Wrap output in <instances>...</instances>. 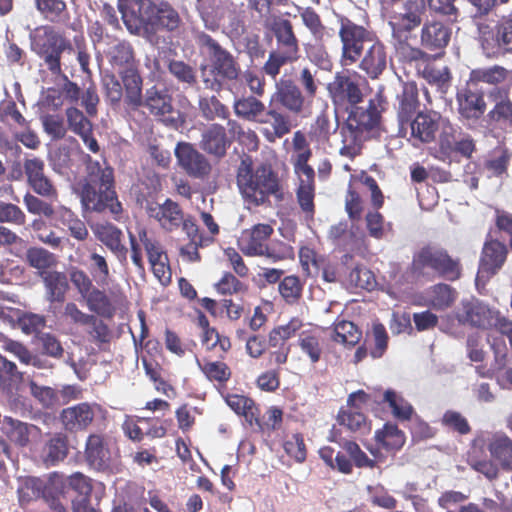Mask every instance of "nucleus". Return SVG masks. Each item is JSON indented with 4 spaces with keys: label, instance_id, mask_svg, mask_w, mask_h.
Listing matches in <instances>:
<instances>
[{
    "label": "nucleus",
    "instance_id": "26",
    "mask_svg": "<svg viewBox=\"0 0 512 512\" xmlns=\"http://www.w3.org/2000/svg\"><path fill=\"white\" fill-rule=\"evenodd\" d=\"M84 456L87 464L96 471H106L111 466V452L106 438L90 434L86 440Z\"/></svg>",
    "mask_w": 512,
    "mask_h": 512
},
{
    "label": "nucleus",
    "instance_id": "51",
    "mask_svg": "<svg viewBox=\"0 0 512 512\" xmlns=\"http://www.w3.org/2000/svg\"><path fill=\"white\" fill-rule=\"evenodd\" d=\"M225 400L236 414L244 416L250 423L253 420L257 421L259 409L251 398L244 395L228 394Z\"/></svg>",
    "mask_w": 512,
    "mask_h": 512
},
{
    "label": "nucleus",
    "instance_id": "61",
    "mask_svg": "<svg viewBox=\"0 0 512 512\" xmlns=\"http://www.w3.org/2000/svg\"><path fill=\"white\" fill-rule=\"evenodd\" d=\"M0 347L19 359L23 364H33L36 366V357L21 342L12 340L6 336L0 335Z\"/></svg>",
    "mask_w": 512,
    "mask_h": 512
},
{
    "label": "nucleus",
    "instance_id": "42",
    "mask_svg": "<svg viewBox=\"0 0 512 512\" xmlns=\"http://www.w3.org/2000/svg\"><path fill=\"white\" fill-rule=\"evenodd\" d=\"M261 124H270L272 131H266V136L269 141H274L276 138H282L291 130V122L287 115L284 113L270 108L259 120Z\"/></svg>",
    "mask_w": 512,
    "mask_h": 512
},
{
    "label": "nucleus",
    "instance_id": "7",
    "mask_svg": "<svg viewBox=\"0 0 512 512\" xmlns=\"http://www.w3.org/2000/svg\"><path fill=\"white\" fill-rule=\"evenodd\" d=\"M269 29L275 38V48L269 52L262 71L275 80L283 66L293 64L300 59V41L289 19L275 17Z\"/></svg>",
    "mask_w": 512,
    "mask_h": 512
},
{
    "label": "nucleus",
    "instance_id": "56",
    "mask_svg": "<svg viewBox=\"0 0 512 512\" xmlns=\"http://www.w3.org/2000/svg\"><path fill=\"white\" fill-rule=\"evenodd\" d=\"M278 291L285 303L293 305L302 297L303 283L298 276L288 275L279 282Z\"/></svg>",
    "mask_w": 512,
    "mask_h": 512
},
{
    "label": "nucleus",
    "instance_id": "9",
    "mask_svg": "<svg viewBox=\"0 0 512 512\" xmlns=\"http://www.w3.org/2000/svg\"><path fill=\"white\" fill-rule=\"evenodd\" d=\"M338 37L341 43L340 64L352 66L360 60L365 46L376 38L375 33L366 25L358 24L344 14H336Z\"/></svg>",
    "mask_w": 512,
    "mask_h": 512
},
{
    "label": "nucleus",
    "instance_id": "54",
    "mask_svg": "<svg viewBox=\"0 0 512 512\" xmlns=\"http://www.w3.org/2000/svg\"><path fill=\"white\" fill-rule=\"evenodd\" d=\"M337 422L351 432H363L367 428L366 416L360 411V408L350 406L341 408L337 415Z\"/></svg>",
    "mask_w": 512,
    "mask_h": 512
},
{
    "label": "nucleus",
    "instance_id": "36",
    "mask_svg": "<svg viewBox=\"0 0 512 512\" xmlns=\"http://www.w3.org/2000/svg\"><path fill=\"white\" fill-rule=\"evenodd\" d=\"M451 31L438 21L426 22L420 35L421 45L431 51L443 50L449 43Z\"/></svg>",
    "mask_w": 512,
    "mask_h": 512
},
{
    "label": "nucleus",
    "instance_id": "28",
    "mask_svg": "<svg viewBox=\"0 0 512 512\" xmlns=\"http://www.w3.org/2000/svg\"><path fill=\"white\" fill-rule=\"evenodd\" d=\"M368 49L362 54L359 62V68L364 71L371 79H377L387 67V50L385 45L374 39Z\"/></svg>",
    "mask_w": 512,
    "mask_h": 512
},
{
    "label": "nucleus",
    "instance_id": "34",
    "mask_svg": "<svg viewBox=\"0 0 512 512\" xmlns=\"http://www.w3.org/2000/svg\"><path fill=\"white\" fill-rule=\"evenodd\" d=\"M105 54L109 64L117 72L139 66L134 47L127 40H117L108 47Z\"/></svg>",
    "mask_w": 512,
    "mask_h": 512
},
{
    "label": "nucleus",
    "instance_id": "58",
    "mask_svg": "<svg viewBox=\"0 0 512 512\" xmlns=\"http://www.w3.org/2000/svg\"><path fill=\"white\" fill-rule=\"evenodd\" d=\"M383 402L390 407L393 416L401 421L410 420L413 414V407L393 390H387L383 394Z\"/></svg>",
    "mask_w": 512,
    "mask_h": 512
},
{
    "label": "nucleus",
    "instance_id": "31",
    "mask_svg": "<svg viewBox=\"0 0 512 512\" xmlns=\"http://www.w3.org/2000/svg\"><path fill=\"white\" fill-rule=\"evenodd\" d=\"M397 103V121L399 127H401L420 112L418 88L415 82L403 84L402 91L397 95Z\"/></svg>",
    "mask_w": 512,
    "mask_h": 512
},
{
    "label": "nucleus",
    "instance_id": "44",
    "mask_svg": "<svg viewBox=\"0 0 512 512\" xmlns=\"http://www.w3.org/2000/svg\"><path fill=\"white\" fill-rule=\"evenodd\" d=\"M299 184L296 190L298 204L305 213L314 214L315 174L297 175Z\"/></svg>",
    "mask_w": 512,
    "mask_h": 512
},
{
    "label": "nucleus",
    "instance_id": "52",
    "mask_svg": "<svg viewBox=\"0 0 512 512\" xmlns=\"http://www.w3.org/2000/svg\"><path fill=\"white\" fill-rule=\"evenodd\" d=\"M303 25L309 30L315 41H324L331 37L328 28L322 22L320 15L311 7L300 12Z\"/></svg>",
    "mask_w": 512,
    "mask_h": 512
},
{
    "label": "nucleus",
    "instance_id": "16",
    "mask_svg": "<svg viewBox=\"0 0 512 512\" xmlns=\"http://www.w3.org/2000/svg\"><path fill=\"white\" fill-rule=\"evenodd\" d=\"M275 88L271 101L280 104L292 114H302L312 102L304 95L300 86L285 75L276 82Z\"/></svg>",
    "mask_w": 512,
    "mask_h": 512
},
{
    "label": "nucleus",
    "instance_id": "45",
    "mask_svg": "<svg viewBox=\"0 0 512 512\" xmlns=\"http://www.w3.org/2000/svg\"><path fill=\"white\" fill-rule=\"evenodd\" d=\"M36 10L44 19L60 23L69 19L67 4L64 0H33Z\"/></svg>",
    "mask_w": 512,
    "mask_h": 512
},
{
    "label": "nucleus",
    "instance_id": "29",
    "mask_svg": "<svg viewBox=\"0 0 512 512\" xmlns=\"http://www.w3.org/2000/svg\"><path fill=\"white\" fill-rule=\"evenodd\" d=\"M124 92V103L131 110L142 106L143 78L139 66L118 72Z\"/></svg>",
    "mask_w": 512,
    "mask_h": 512
},
{
    "label": "nucleus",
    "instance_id": "27",
    "mask_svg": "<svg viewBox=\"0 0 512 512\" xmlns=\"http://www.w3.org/2000/svg\"><path fill=\"white\" fill-rule=\"evenodd\" d=\"M231 141L227 136L223 125L212 123L201 134L200 148L217 159H222L227 154Z\"/></svg>",
    "mask_w": 512,
    "mask_h": 512
},
{
    "label": "nucleus",
    "instance_id": "32",
    "mask_svg": "<svg viewBox=\"0 0 512 512\" xmlns=\"http://www.w3.org/2000/svg\"><path fill=\"white\" fill-rule=\"evenodd\" d=\"M3 432L15 446L25 448L29 445L31 438L38 436L41 430L34 424L6 416L3 421Z\"/></svg>",
    "mask_w": 512,
    "mask_h": 512
},
{
    "label": "nucleus",
    "instance_id": "59",
    "mask_svg": "<svg viewBox=\"0 0 512 512\" xmlns=\"http://www.w3.org/2000/svg\"><path fill=\"white\" fill-rule=\"evenodd\" d=\"M298 345L301 351L305 353L314 364L321 359L322 346L321 337L313 331H303L299 335Z\"/></svg>",
    "mask_w": 512,
    "mask_h": 512
},
{
    "label": "nucleus",
    "instance_id": "35",
    "mask_svg": "<svg viewBox=\"0 0 512 512\" xmlns=\"http://www.w3.org/2000/svg\"><path fill=\"white\" fill-rule=\"evenodd\" d=\"M42 280L45 297L49 303H64L69 291V280L67 275L58 270L43 271L40 276Z\"/></svg>",
    "mask_w": 512,
    "mask_h": 512
},
{
    "label": "nucleus",
    "instance_id": "30",
    "mask_svg": "<svg viewBox=\"0 0 512 512\" xmlns=\"http://www.w3.org/2000/svg\"><path fill=\"white\" fill-rule=\"evenodd\" d=\"M290 163L296 175L315 174L313 167L309 164L312 157V149L306 135L298 130L294 132L291 143Z\"/></svg>",
    "mask_w": 512,
    "mask_h": 512
},
{
    "label": "nucleus",
    "instance_id": "4",
    "mask_svg": "<svg viewBox=\"0 0 512 512\" xmlns=\"http://www.w3.org/2000/svg\"><path fill=\"white\" fill-rule=\"evenodd\" d=\"M236 184L248 204L260 206L269 201L270 196L282 197L281 181L270 163L255 165L252 157L243 154L236 168Z\"/></svg>",
    "mask_w": 512,
    "mask_h": 512
},
{
    "label": "nucleus",
    "instance_id": "24",
    "mask_svg": "<svg viewBox=\"0 0 512 512\" xmlns=\"http://www.w3.org/2000/svg\"><path fill=\"white\" fill-rule=\"evenodd\" d=\"M98 408L97 404L92 405L87 402L64 408L60 413L61 423L70 432L86 430L93 422L95 409Z\"/></svg>",
    "mask_w": 512,
    "mask_h": 512
},
{
    "label": "nucleus",
    "instance_id": "23",
    "mask_svg": "<svg viewBox=\"0 0 512 512\" xmlns=\"http://www.w3.org/2000/svg\"><path fill=\"white\" fill-rule=\"evenodd\" d=\"M95 238L101 242L122 264L127 263L128 249L122 230L111 222L97 223L92 227Z\"/></svg>",
    "mask_w": 512,
    "mask_h": 512
},
{
    "label": "nucleus",
    "instance_id": "3",
    "mask_svg": "<svg viewBox=\"0 0 512 512\" xmlns=\"http://www.w3.org/2000/svg\"><path fill=\"white\" fill-rule=\"evenodd\" d=\"M512 78V70L501 65L474 68L469 72L464 85L457 88L456 104L459 117L465 121L476 122L487 111L485 91L481 84L494 88Z\"/></svg>",
    "mask_w": 512,
    "mask_h": 512
},
{
    "label": "nucleus",
    "instance_id": "19",
    "mask_svg": "<svg viewBox=\"0 0 512 512\" xmlns=\"http://www.w3.org/2000/svg\"><path fill=\"white\" fill-rule=\"evenodd\" d=\"M23 169L27 184L35 194L50 200L57 199V189L53 181L45 173L43 159L39 157L24 159Z\"/></svg>",
    "mask_w": 512,
    "mask_h": 512
},
{
    "label": "nucleus",
    "instance_id": "15",
    "mask_svg": "<svg viewBox=\"0 0 512 512\" xmlns=\"http://www.w3.org/2000/svg\"><path fill=\"white\" fill-rule=\"evenodd\" d=\"M139 240L143 244L148 261L151 265L154 276L163 285L171 282V269L169 259L161 243L153 236L149 235L145 227L138 228Z\"/></svg>",
    "mask_w": 512,
    "mask_h": 512
},
{
    "label": "nucleus",
    "instance_id": "25",
    "mask_svg": "<svg viewBox=\"0 0 512 512\" xmlns=\"http://www.w3.org/2000/svg\"><path fill=\"white\" fill-rule=\"evenodd\" d=\"M423 13V0H406L403 11L391 16L389 24L394 33L410 32L420 26Z\"/></svg>",
    "mask_w": 512,
    "mask_h": 512
},
{
    "label": "nucleus",
    "instance_id": "8",
    "mask_svg": "<svg viewBox=\"0 0 512 512\" xmlns=\"http://www.w3.org/2000/svg\"><path fill=\"white\" fill-rule=\"evenodd\" d=\"M30 48L52 75L59 76L62 74V54L72 50V43L53 26L44 25L30 33Z\"/></svg>",
    "mask_w": 512,
    "mask_h": 512
},
{
    "label": "nucleus",
    "instance_id": "41",
    "mask_svg": "<svg viewBox=\"0 0 512 512\" xmlns=\"http://www.w3.org/2000/svg\"><path fill=\"white\" fill-rule=\"evenodd\" d=\"M256 95L236 98L233 103L235 114L245 120L259 122L266 112L265 104Z\"/></svg>",
    "mask_w": 512,
    "mask_h": 512
},
{
    "label": "nucleus",
    "instance_id": "62",
    "mask_svg": "<svg viewBox=\"0 0 512 512\" xmlns=\"http://www.w3.org/2000/svg\"><path fill=\"white\" fill-rule=\"evenodd\" d=\"M68 129L74 134L83 136L87 132H92L93 125L91 121L76 107H69L65 111Z\"/></svg>",
    "mask_w": 512,
    "mask_h": 512
},
{
    "label": "nucleus",
    "instance_id": "63",
    "mask_svg": "<svg viewBox=\"0 0 512 512\" xmlns=\"http://www.w3.org/2000/svg\"><path fill=\"white\" fill-rule=\"evenodd\" d=\"M441 425L448 431L459 435H467L471 432V426L467 418L455 410H447L441 418Z\"/></svg>",
    "mask_w": 512,
    "mask_h": 512
},
{
    "label": "nucleus",
    "instance_id": "13",
    "mask_svg": "<svg viewBox=\"0 0 512 512\" xmlns=\"http://www.w3.org/2000/svg\"><path fill=\"white\" fill-rule=\"evenodd\" d=\"M441 125V114L433 110L418 112L415 117L399 127V135L405 137L409 132L408 141L414 147L436 141Z\"/></svg>",
    "mask_w": 512,
    "mask_h": 512
},
{
    "label": "nucleus",
    "instance_id": "38",
    "mask_svg": "<svg viewBox=\"0 0 512 512\" xmlns=\"http://www.w3.org/2000/svg\"><path fill=\"white\" fill-rule=\"evenodd\" d=\"M68 455L67 437L61 433L54 434L41 448L40 458L46 467L57 465Z\"/></svg>",
    "mask_w": 512,
    "mask_h": 512
},
{
    "label": "nucleus",
    "instance_id": "18",
    "mask_svg": "<svg viewBox=\"0 0 512 512\" xmlns=\"http://www.w3.org/2000/svg\"><path fill=\"white\" fill-rule=\"evenodd\" d=\"M507 255L508 247L503 242L497 239L485 241L479 260L476 284L481 279L488 280L496 275L506 262Z\"/></svg>",
    "mask_w": 512,
    "mask_h": 512
},
{
    "label": "nucleus",
    "instance_id": "48",
    "mask_svg": "<svg viewBox=\"0 0 512 512\" xmlns=\"http://www.w3.org/2000/svg\"><path fill=\"white\" fill-rule=\"evenodd\" d=\"M303 327V322L298 317H293L288 323L274 327L268 334V345H289L287 341L294 337Z\"/></svg>",
    "mask_w": 512,
    "mask_h": 512
},
{
    "label": "nucleus",
    "instance_id": "10",
    "mask_svg": "<svg viewBox=\"0 0 512 512\" xmlns=\"http://www.w3.org/2000/svg\"><path fill=\"white\" fill-rule=\"evenodd\" d=\"M366 84V79L358 72L343 69L337 72L333 81L328 84V92L336 106L348 110L363 101V87Z\"/></svg>",
    "mask_w": 512,
    "mask_h": 512
},
{
    "label": "nucleus",
    "instance_id": "2",
    "mask_svg": "<svg viewBox=\"0 0 512 512\" xmlns=\"http://www.w3.org/2000/svg\"><path fill=\"white\" fill-rule=\"evenodd\" d=\"M86 174L79 182V196L85 210L118 216L123 208L115 190L114 169L106 160L99 162L90 155L84 158Z\"/></svg>",
    "mask_w": 512,
    "mask_h": 512
},
{
    "label": "nucleus",
    "instance_id": "37",
    "mask_svg": "<svg viewBox=\"0 0 512 512\" xmlns=\"http://www.w3.org/2000/svg\"><path fill=\"white\" fill-rule=\"evenodd\" d=\"M44 480L35 476H21L17 479V499L19 506L27 507L34 501L42 498L46 490Z\"/></svg>",
    "mask_w": 512,
    "mask_h": 512
},
{
    "label": "nucleus",
    "instance_id": "53",
    "mask_svg": "<svg viewBox=\"0 0 512 512\" xmlns=\"http://www.w3.org/2000/svg\"><path fill=\"white\" fill-rule=\"evenodd\" d=\"M361 336L362 332L351 321L341 320L334 323L332 339L337 343L355 346L360 341Z\"/></svg>",
    "mask_w": 512,
    "mask_h": 512
},
{
    "label": "nucleus",
    "instance_id": "33",
    "mask_svg": "<svg viewBox=\"0 0 512 512\" xmlns=\"http://www.w3.org/2000/svg\"><path fill=\"white\" fill-rule=\"evenodd\" d=\"M142 106L155 117L165 118L174 110L172 95L166 88L160 89L156 85L146 89L142 97Z\"/></svg>",
    "mask_w": 512,
    "mask_h": 512
},
{
    "label": "nucleus",
    "instance_id": "64",
    "mask_svg": "<svg viewBox=\"0 0 512 512\" xmlns=\"http://www.w3.org/2000/svg\"><path fill=\"white\" fill-rule=\"evenodd\" d=\"M329 238L343 250L352 251L356 242V235L348 229L347 222H339L331 226Z\"/></svg>",
    "mask_w": 512,
    "mask_h": 512
},
{
    "label": "nucleus",
    "instance_id": "20",
    "mask_svg": "<svg viewBox=\"0 0 512 512\" xmlns=\"http://www.w3.org/2000/svg\"><path fill=\"white\" fill-rule=\"evenodd\" d=\"M494 317L495 310L476 298L462 301L456 312V319L460 324L481 330L491 329Z\"/></svg>",
    "mask_w": 512,
    "mask_h": 512
},
{
    "label": "nucleus",
    "instance_id": "39",
    "mask_svg": "<svg viewBox=\"0 0 512 512\" xmlns=\"http://www.w3.org/2000/svg\"><path fill=\"white\" fill-rule=\"evenodd\" d=\"M196 364L205 378L219 389L225 388L232 377L231 368L223 361L196 358Z\"/></svg>",
    "mask_w": 512,
    "mask_h": 512
},
{
    "label": "nucleus",
    "instance_id": "40",
    "mask_svg": "<svg viewBox=\"0 0 512 512\" xmlns=\"http://www.w3.org/2000/svg\"><path fill=\"white\" fill-rule=\"evenodd\" d=\"M490 456L499 462L505 471H512V440L506 434H495L488 441Z\"/></svg>",
    "mask_w": 512,
    "mask_h": 512
},
{
    "label": "nucleus",
    "instance_id": "5",
    "mask_svg": "<svg viewBox=\"0 0 512 512\" xmlns=\"http://www.w3.org/2000/svg\"><path fill=\"white\" fill-rule=\"evenodd\" d=\"M346 121L340 128L341 156L353 160L362 152L366 141L378 138L381 134V113L373 99L366 107L353 106Z\"/></svg>",
    "mask_w": 512,
    "mask_h": 512
},
{
    "label": "nucleus",
    "instance_id": "47",
    "mask_svg": "<svg viewBox=\"0 0 512 512\" xmlns=\"http://www.w3.org/2000/svg\"><path fill=\"white\" fill-rule=\"evenodd\" d=\"M198 108L201 116L207 121L215 119H228L230 116L229 108L224 105L217 96H201L198 101Z\"/></svg>",
    "mask_w": 512,
    "mask_h": 512
},
{
    "label": "nucleus",
    "instance_id": "1",
    "mask_svg": "<svg viewBox=\"0 0 512 512\" xmlns=\"http://www.w3.org/2000/svg\"><path fill=\"white\" fill-rule=\"evenodd\" d=\"M118 9L132 34H138L141 29L173 33L183 24L180 13L167 0H118Z\"/></svg>",
    "mask_w": 512,
    "mask_h": 512
},
{
    "label": "nucleus",
    "instance_id": "11",
    "mask_svg": "<svg viewBox=\"0 0 512 512\" xmlns=\"http://www.w3.org/2000/svg\"><path fill=\"white\" fill-rule=\"evenodd\" d=\"M479 42L484 54L497 58L512 52V18L502 17L494 27L479 26Z\"/></svg>",
    "mask_w": 512,
    "mask_h": 512
},
{
    "label": "nucleus",
    "instance_id": "12",
    "mask_svg": "<svg viewBox=\"0 0 512 512\" xmlns=\"http://www.w3.org/2000/svg\"><path fill=\"white\" fill-rule=\"evenodd\" d=\"M512 77L491 88L487 97L492 107L486 114L488 125L502 131L512 130Z\"/></svg>",
    "mask_w": 512,
    "mask_h": 512
},
{
    "label": "nucleus",
    "instance_id": "57",
    "mask_svg": "<svg viewBox=\"0 0 512 512\" xmlns=\"http://www.w3.org/2000/svg\"><path fill=\"white\" fill-rule=\"evenodd\" d=\"M456 291L450 285L438 283L430 289V304L437 310L450 307L456 300Z\"/></svg>",
    "mask_w": 512,
    "mask_h": 512
},
{
    "label": "nucleus",
    "instance_id": "21",
    "mask_svg": "<svg viewBox=\"0 0 512 512\" xmlns=\"http://www.w3.org/2000/svg\"><path fill=\"white\" fill-rule=\"evenodd\" d=\"M146 212L166 232L178 230L183 224L184 211L181 206L170 198L163 203L148 202Z\"/></svg>",
    "mask_w": 512,
    "mask_h": 512
},
{
    "label": "nucleus",
    "instance_id": "22",
    "mask_svg": "<svg viewBox=\"0 0 512 512\" xmlns=\"http://www.w3.org/2000/svg\"><path fill=\"white\" fill-rule=\"evenodd\" d=\"M274 229L269 224L259 223L242 231L238 239V247L249 257L262 256Z\"/></svg>",
    "mask_w": 512,
    "mask_h": 512
},
{
    "label": "nucleus",
    "instance_id": "50",
    "mask_svg": "<svg viewBox=\"0 0 512 512\" xmlns=\"http://www.w3.org/2000/svg\"><path fill=\"white\" fill-rule=\"evenodd\" d=\"M84 299L90 311L99 316L112 318L115 314V307L107 294L96 287H94Z\"/></svg>",
    "mask_w": 512,
    "mask_h": 512
},
{
    "label": "nucleus",
    "instance_id": "49",
    "mask_svg": "<svg viewBox=\"0 0 512 512\" xmlns=\"http://www.w3.org/2000/svg\"><path fill=\"white\" fill-rule=\"evenodd\" d=\"M338 123L333 127L329 114L326 111L319 113L309 128V138L317 143L328 142L331 135L335 133Z\"/></svg>",
    "mask_w": 512,
    "mask_h": 512
},
{
    "label": "nucleus",
    "instance_id": "17",
    "mask_svg": "<svg viewBox=\"0 0 512 512\" xmlns=\"http://www.w3.org/2000/svg\"><path fill=\"white\" fill-rule=\"evenodd\" d=\"M175 156L180 168L191 178L203 180L212 171L208 158L191 143L179 142L175 147Z\"/></svg>",
    "mask_w": 512,
    "mask_h": 512
},
{
    "label": "nucleus",
    "instance_id": "14",
    "mask_svg": "<svg viewBox=\"0 0 512 512\" xmlns=\"http://www.w3.org/2000/svg\"><path fill=\"white\" fill-rule=\"evenodd\" d=\"M197 43L200 47L205 48L212 58L213 65L211 74L216 73L227 80L238 79L241 74V69L229 51L224 49L215 39L206 33L198 34Z\"/></svg>",
    "mask_w": 512,
    "mask_h": 512
},
{
    "label": "nucleus",
    "instance_id": "6",
    "mask_svg": "<svg viewBox=\"0 0 512 512\" xmlns=\"http://www.w3.org/2000/svg\"><path fill=\"white\" fill-rule=\"evenodd\" d=\"M462 264L459 258H453L441 247L425 245L413 254L412 262L407 272L415 280L443 278L447 281H457L462 276Z\"/></svg>",
    "mask_w": 512,
    "mask_h": 512
},
{
    "label": "nucleus",
    "instance_id": "60",
    "mask_svg": "<svg viewBox=\"0 0 512 512\" xmlns=\"http://www.w3.org/2000/svg\"><path fill=\"white\" fill-rule=\"evenodd\" d=\"M169 73L182 84L193 87L197 84V72L194 67L182 60L172 59L168 63Z\"/></svg>",
    "mask_w": 512,
    "mask_h": 512
},
{
    "label": "nucleus",
    "instance_id": "55",
    "mask_svg": "<svg viewBox=\"0 0 512 512\" xmlns=\"http://www.w3.org/2000/svg\"><path fill=\"white\" fill-rule=\"evenodd\" d=\"M323 42L324 41H315V43L306 44V57L319 69L331 71L333 68V60Z\"/></svg>",
    "mask_w": 512,
    "mask_h": 512
},
{
    "label": "nucleus",
    "instance_id": "43",
    "mask_svg": "<svg viewBox=\"0 0 512 512\" xmlns=\"http://www.w3.org/2000/svg\"><path fill=\"white\" fill-rule=\"evenodd\" d=\"M375 441L387 451H397L405 444L406 437L396 424L388 422L375 432Z\"/></svg>",
    "mask_w": 512,
    "mask_h": 512
},
{
    "label": "nucleus",
    "instance_id": "46",
    "mask_svg": "<svg viewBox=\"0 0 512 512\" xmlns=\"http://www.w3.org/2000/svg\"><path fill=\"white\" fill-rule=\"evenodd\" d=\"M25 261L27 264L38 270L40 275L43 271H50L51 268L57 265V257L42 247H29L25 254Z\"/></svg>",
    "mask_w": 512,
    "mask_h": 512
}]
</instances>
